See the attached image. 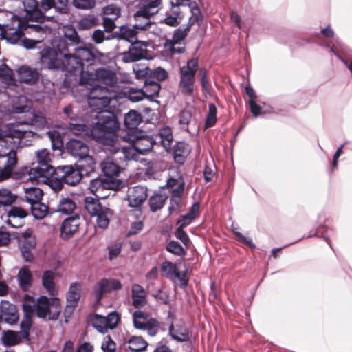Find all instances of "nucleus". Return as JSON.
<instances>
[{
    "label": "nucleus",
    "mask_w": 352,
    "mask_h": 352,
    "mask_svg": "<svg viewBox=\"0 0 352 352\" xmlns=\"http://www.w3.org/2000/svg\"><path fill=\"white\" fill-rule=\"evenodd\" d=\"M21 243L20 247H25L28 248H34L36 245V239L33 234V231L30 228H28L22 234L19 240Z\"/></svg>",
    "instance_id": "obj_39"
},
{
    "label": "nucleus",
    "mask_w": 352,
    "mask_h": 352,
    "mask_svg": "<svg viewBox=\"0 0 352 352\" xmlns=\"http://www.w3.org/2000/svg\"><path fill=\"white\" fill-rule=\"evenodd\" d=\"M96 78L106 85L113 86L117 83L118 78L114 72L105 68L95 69Z\"/></svg>",
    "instance_id": "obj_24"
},
{
    "label": "nucleus",
    "mask_w": 352,
    "mask_h": 352,
    "mask_svg": "<svg viewBox=\"0 0 352 352\" xmlns=\"http://www.w3.org/2000/svg\"><path fill=\"white\" fill-rule=\"evenodd\" d=\"M116 176H112L111 177H106L103 182L100 179H94L91 181V186L92 190L95 187H98L102 185L103 188L111 189V190H120L123 188L124 183L122 180L118 179Z\"/></svg>",
    "instance_id": "obj_23"
},
{
    "label": "nucleus",
    "mask_w": 352,
    "mask_h": 352,
    "mask_svg": "<svg viewBox=\"0 0 352 352\" xmlns=\"http://www.w3.org/2000/svg\"><path fill=\"white\" fill-rule=\"evenodd\" d=\"M10 208L7 212L8 218H19L25 219L28 215V212L21 206H10Z\"/></svg>",
    "instance_id": "obj_56"
},
{
    "label": "nucleus",
    "mask_w": 352,
    "mask_h": 352,
    "mask_svg": "<svg viewBox=\"0 0 352 352\" xmlns=\"http://www.w3.org/2000/svg\"><path fill=\"white\" fill-rule=\"evenodd\" d=\"M144 89L146 98L151 102L154 101V98L159 97L161 89L160 84L156 80L147 79L144 80Z\"/></svg>",
    "instance_id": "obj_26"
},
{
    "label": "nucleus",
    "mask_w": 352,
    "mask_h": 352,
    "mask_svg": "<svg viewBox=\"0 0 352 352\" xmlns=\"http://www.w3.org/2000/svg\"><path fill=\"white\" fill-rule=\"evenodd\" d=\"M64 184H65L63 179L58 177V168H56V171L51 175L50 186L54 190L58 192L63 189Z\"/></svg>",
    "instance_id": "obj_62"
},
{
    "label": "nucleus",
    "mask_w": 352,
    "mask_h": 352,
    "mask_svg": "<svg viewBox=\"0 0 352 352\" xmlns=\"http://www.w3.org/2000/svg\"><path fill=\"white\" fill-rule=\"evenodd\" d=\"M161 270L164 276L171 279L173 277L178 278L181 281L180 287H184L188 285V279L185 278L186 274L182 275L175 264L170 261H164L162 263Z\"/></svg>",
    "instance_id": "obj_16"
},
{
    "label": "nucleus",
    "mask_w": 352,
    "mask_h": 352,
    "mask_svg": "<svg viewBox=\"0 0 352 352\" xmlns=\"http://www.w3.org/2000/svg\"><path fill=\"white\" fill-rule=\"evenodd\" d=\"M41 67L50 70H60L63 67V56L55 49L50 47H44L39 52Z\"/></svg>",
    "instance_id": "obj_5"
},
{
    "label": "nucleus",
    "mask_w": 352,
    "mask_h": 352,
    "mask_svg": "<svg viewBox=\"0 0 352 352\" xmlns=\"http://www.w3.org/2000/svg\"><path fill=\"white\" fill-rule=\"evenodd\" d=\"M54 276V272L50 270H45L42 275V285L52 296L55 295Z\"/></svg>",
    "instance_id": "obj_32"
},
{
    "label": "nucleus",
    "mask_w": 352,
    "mask_h": 352,
    "mask_svg": "<svg viewBox=\"0 0 352 352\" xmlns=\"http://www.w3.org/2000/svg\"><path fill=\"white\" fill-rule=\"evenodd\" d=\"M64 36L72 44H78L80 42V38L76 30L72 25H68L65 28Z\"/></svg>",
    "instance_id": "obj_57"
},
{
    "label": "nucleus",
    "mask_w": 352,
    "mask_h": 352,
    "mask_svg": "<svg viewBox=\"0 0 352 352\" xmlns=\"http://www.w3.org/2000/svg\"><path fill=\"white\" fill-rule=\"evenodd\" d=\"M87 94V102L89 107L94 109L100 110L107 107L110 103L107 87L94 83L90 85Z\"/></svg>",
    "instance_id": "obj_4"
},
{
    "label": "nucleus",
    "mask_w": 352,
    "mask_h": 352,
    "mask_svg": "<svg viewBox=\"0 0 352 352\" xmlns=\"http://www.w3.org/2000/svg\"><path fill=\"white\" fill-rule=\"evenodd\" d=\"M99 24V19L94 14H86L77 23V28L79 30H89Z\"/></svg>",
    "instance_id": "obj_34"
},
{
    "label": "nucleus",
    "mask_w": 352,
    "mask_h": 352,
    "mask_svg": "<svg viewBox=\"0 0 352 352\" xmlns=\"http://www.w3.org/2000/svg\"><path fill=\"white\" fill-rule=\"evenodd\" d=\"M153 136L155 139H156V143L158 140L164 150L167 153H170L172 151V143L173 141V135L170 127L166 126L162 128L159 131L158 133Z\"/></svg>",
    "instance_id": "obj_20"
},
{
    "label": "nucleus",
    "mask_w": 352,
    "mask_h": 352,
    "mask_svg": "<svg viewBox=\"0 0 352 352\" xmlns=\"http://www.w3.org/2000/svg\"><path fill=\"white\" fill-rule=\"evenodd\" d=\"M166 250L168 252L179 256H183L186 254V249L182 247L179 242L170 241L166 245Z\"/></svg>",
    "instance_id": "obj_53"
},
{
    "label": "nucleus",
    "mask_w": 352,
    "mask_h": 352,
    "mask_svg": "<svg viewBox=\"0 0 352 352\" xmlns=\"http://www.w3.org/2000/svg\"><path fill=\"white\" fill-rule=\"evenodd\" d=\"M74 50L77 53L83 67H85V64L88 66L96 64L100 60V57L104 56L103 53L98 52L94 47H75Z\"/></svg>",
    "instance_id": "obj_10"
},
{
    "label": "nucleus",
    "mask_w": 352,
    "mask_h": 352,
    "mask_svg": "<svg viewBox=\"0 0 352 352\" xmlns=\"http://www.w3.org/2000/svg\"><path fill=\"white\" fill-rule=\"evenodd\" d=\"M198 69L197 58L189 59L179 69V88L184 95L192 96L195 90V75Z\"/></svg>",
    "instance_id": "obj_3"
},
{
    "label": "nucleus",
    "mask_w": 352,
    "mask_h": 352,
    "mask_svg": "<svg viewBox=\"0 0 352 352\" xmlns=\"http://www.w3.org/2000/svg\"><path fill=\"white\" fill-rule=\"evenodd\" d=\"M68 153L75 158H82L89 154V146L86 143L76 138L69 140L65 145Z\"/></svg>",
    "instance_id": "obj_15"
},
{
    "label": "nucleus",
    "mask_w": 352,
    "mask_h": 352,
    "mask_svg": "<svg viewBox=\"0 0 352 352\" xmlns=\"http://www.w3.org/2000/svg\"><path fill=\"white\" fill-rule=\"evenodd\" d=\"M74 166L79 170L82 176H89L95 169V162L94 158L87 154L86 157L79 158Z\"/></svg>",
    "instance_id": "obj_22"
},
{
    "label": "nucleus",
    "mask_w": 352,
    "mask_h": 352,
    "mask_svg": "<svg viewBox=\"0 0 352 352\" xmlns=\"http://www.w3.org/2000/svg\"><path fill=\"white\" fill-rule=\"evenodd\" d=\"M29 21H30L26 19V14H25V16L23 18L21 19V27H25V31L28 33L33 32L36 33L45 34L46 32L47 29L48 28L47 25H42V23L30 24Z\"/></svg>",
    "instance_id": "obj_43"
},
{
    "label": "nucleus",
    "mask_w": 352,
    "mask_h": 352,
    "mask_svg": "<svg viewBox=\"0 0 352 352\" xmlns=\"http://www.w3.org/2000/svg\"><path fill=\"white\" fill-rule=\"evenodd\" d=\"M182 207V198L170 196V204L168 208L169 214H179Z\"/></svg>",
    "instance_id": "obj_58"
},
{
    "label": "nucleus",
    "mask_w": 352,
    "mask_h": 352,
    "mask_svg": "<svg viewBox=\"0 0 352 352\" xmlns=\"http://www.w3.org/2000/svg\"><path fill=\"white\" fill-rule=\"evenodd\" d=\"M17 163L16 151L11 150L3 167V173L10 175Z\"/></svg>",
    "instance_id": "obj_54"
},
{
    "label": "nucleus",
    "mask_w": 352,
    "mask_h": 352,
    "mask_svg": "<svg viewBox=\"0 0 352 352\" xmlns=\"http://www.w3.org/2000/svg\"><path fill=\"white\" fill-rule=\"evenodd\" d=\"M101 168L106 177L118 176L120 172V166L109 159H107L102 162Z\"/></svg>",
    "instance_id": "obj_30"
},
{
    "label": "nucleus",
    "mask_w": 352,
    "mask_h": 352,
    "mask_svg": "<svg viewBox=\"0 0 352 352\" xmlns=\"http://www.w3.org/2000/svg\"><path fill=\"white\" fill-rule=\"evenodd\" d=\"M18 196L8 188L0 189V206L10 207L16 201Z\"/></svg>",
    "instance_id": "obj_37"
},
{
    "label": "nucleus",
    "mask_w": 352,
    "mask_h": 352,
    "mask_svg": "<svg viewBox=\"0 0 352 352\" xmlns=\"http://www.w3.org/2000/svg\"><path fill=\"white\" fill-rule=\"evenodd\" d=\"M47 135L51 141V147L52 150L61 151L63 148V142L60 133L57 131H50Z\"/></svg>",
    "instance_id": "obj_50"
},
{
    "label": "nucleus",
    "mask_w": 352,
    "mask_h": 352,
    "mask_svg": "<svg viewBox=\"0 0 352 352\" xmlns=\"http://www.w3.org/2000/svg\"><path fill=\"white\" fill-rule=\"evenodd\" d=\"M61 311L60 299L57 297H52L51 301L50 311L49 313V320H58Z\"/></svg>",
    "instance_id": "obj_52"
},
{
    "label": "nucleus",
    "mask_w": 352,
    "mask_h": 352,
    "mask_svg": "<svg viewBox=\"0 0 352 352\" xmlns=\"http://www.w3.org/2000/svg\"><path fill=\"white\" fill-rule=\"evenodd\" d=\"M217 107L214 104L210 103L208 105V113L206 116V128L212 127L217 122Z\"/></svg>",
    "instance_id": "obj_55"
},
{
    "label": "nucleus",
    "mask_w": 352,
    "mask_h": 352,
    "mask_svg": "<svg viewBox=\"0 0 352 352\" xmlns=\"http://www.w3.org/2000/svg\"><path fill=\"white\" fill-rule=\"evenodd\" d=\"M25 192L26 201L30 204L41 201L43 196V190L37 187L27 188Z\"/></svg>",
    "instance_id": "obj_45"
},
{
    "label": "nucleus",
    "mask_w": 352,
    "mask_h": 352,
    "mask_svg": "<svg viewBox=\"0 0 352 352\" xmlns=\"http://www.w3.org/2000/svg\"><path fill=\"white\" fill-rule=\"evenodd\" d=\"M147 188L143 186H135L130 190L126 196L128 206L140 210L142 204L147 199Z\"/></svg>",
    "instance_id": "obj_8"
},
{
    "label": "nucleus",
    "mask_w": 352,
    "mask_h": 352,
    "mask_svg": "<svg viewBox=\"0 0 352 352\" xmlns=\"http://www.w3.org/2000/svg\"><path fill=\"white\" fill-rule=\"evenodd\" d=\"M17 278L21 289L23 292H27L30 287L32 280V275L30 270L28 267L20 269Z\"/></svg>",
    "instance_id": "obj_27"
},
{
    "label": "nucleus",
    "mask_w": 352,
    "mask_h": 352,
    "mask_svg": "<svg viewBox=\"0 0 352 352\" xmlns=\"http://www.w3.org/2000/svg\"><path fill=\"white\" fill-rule=\"evenodd\" d=\"M18 74L21 82L30 85L36 84L39 78L36 69L28 66H21L18 70Z\"/></svg>",
    "instance_id": "obj_21"
},
{
    "label": "nucleus",
    "mask_w": 352,
    "mask_h": 352,
    "mask_svg": "<svg viewBox=\"0 0 352 352\" xmlns=\"http://www.w3.org/2000/svg\"><path fill=\"white\" fill-rule=\"evenodd\" d=\"M62 56L63 65L60 67V70L73 74L79 73L82 80L85 74H87V72L85 70L82 63L80 61L77 53L74 51L73 54H63Z\"/></svg>",
    "instance_id": "obj_7"
},
{
    "label": "nucleus",
    "mask_w": 352,
    "mask_h": 352,
    "mask_svg": "<svg viewBox=\"0 0 352 352\" xmlns=\"http://www.w3.org/2000/svg\"><path fill=\"white\" fill-rule=\"evenodd\" d=\"M19 20L17 28H7L4 25L0 24V36L1 38H5L9 43L15 45L20 44L23 35L25 34V27H21V17H17Z\"/></svg>",
    "instance_id": "obj_12"
},
{
    "label": "nucleus",
    "mask_w": 352,
    "mask_h": 352,
    "mask_svg": "<svg viewBox=\"0 0 352 352\" xmlns=\"http://www.w3.org/2000/svg\"><path fill=\"white\" fill-rule=\"evenodd\" d=\"M106 320L105 324L107 326V331L108 329H113L116 327L119 316L116 311H111L107 316H104Z\"/></svg>",
    "instance_id": "obj_64"
},
{
    "label": "nucleus",
    "mask_w": 352,
    "mask_h": 352,
    "mask_svg": "<svg viewBox=\"0 0 352 352\" xmlns=\"http://www.w3.org/2000/svg\"><path fill=\"white\" fill-rule=\"evenodd\" d=\"M148 316L141 310H137L133 314V322L137 329H144L148 320Z\"/></svg>",
    "instance_id": "obj_47"
},
{
    "label": "nucleus",
    "mask_w": 352,
    "mask_h": 352,
    "mask_svg": "<svg viewBox=\"0 0 352 352\" xmlns=\"http://www.w3.org/2000/svg\"><path fill=\"white\" fill-rule=\"evenodd\" d=\"M168 335L177 342H188L190 341L192 332L183 324H170L168 327Z\"/></svg>",
    "instance_id": "obj_14"
},
{
    "label": "nucleus",
    "mask_w": 352,
    "mask_h": 352,
    "mask_svg": "<svg viewBox=\"0 0 352 352\" xmlns=\"http://www.w3.org/2000/svg\"><path fill=\"white\" fill-rule=\"evenodd\" d=\"M26 19L34 16L38 12L46 14L51 9L59 14L69 13L68 0H24Z\"/></svg>",
    "instance_id": "obj_2"
},
{
    "label": "nucleus",
    "mask_w": 352,
    "mask_h": 352,
    "mask_svg": "<svg viewBox=\"0 0 352 352\" xmlns=\"http://www.w3.org/2000/svg\"><path fill=\"white\" fill-rule=\"evenodd\" d=\"M31 212L35 219L41 220L45 218L47 214L48 207L41 201L31 204Z\"/></svg>",
    "instance_id": "obj_41"
},
{
    "label": "nucleus",
    "mask_w": 352,
    "mask_h": 352,
    "mask_svg": "<svg viewBox=\"0 0 352 352\" xmlns=\"http://www.w3.org/2000/svg\"><path fill=\"white\" fill-rule=\"evenodd\" d=\"M76 207V205L73 199L69 197H62L59 201L56 211L61 214H70Z\"/></svg>",
    "instance_id": "obj_35"
},
{
    "label": "nucleus",
    "mask_w": 352,
    "mask_h": 352,
    "mask_svg": "<svg viewBox=\"0 0 352 352\" xmlns=\"http://www.w3.org/2000/svg\"><path fill=\"white\" fill-rule=\"evenodd\" d=\"M142 116L135 110H130L124 116V124L129 129H134L141 123Z\"/></svg>",
    "instance_id": "obj_28"
},
{
    "label": "nucleus",
    "mask_w": 352,
    "mask_h": 352,
    "mask_svg": "<svg viewBox=\"0 0 352 352\" xmlns=\"http://www.w3.org/2000/svg\"><path fill=\"white\" fill-rule=\"evenodd\" d=\"M131 145L129 146H122L120 148H118L117 151H115L116 153H121L124 157L126 160H138L139 155V151L136 149L134 144L130 143Z\"/></svg>",
    "instance_id": "obj_44"
},
{
    "label": "nucleus",
    "mask_w": 352,
    "mask_h": 352,
    "mask_svg": "<svg viewBox=\"0 0 352 352\" xmlns=\"http://www.w3.org/2000/svg\"><path fill=\"white\" fill-rule=\"evenodd\" d=\"M80 292L81 285L80 283H72L66 294L67 302L78 305V301L80 298Z\"/></svg>",
    "instance_id": "obj_31"
},
{
    "label": "nucleus",
    "mask_w": 352,
    "mask_h": 352,
    "mask_svg": "<svg viewBox=\"0 0 352 352\" xmlns=\"http://www.w3.org/2000/svg\"><path fill=\"white\" fill-rule=\"evenodd\" d=\"M145 47L142 44H131L128 50L121 54L122 60L128 63L147 59V50Z\"/></svg>",
    "instance_id": "obj_13"
},
{
    "label": "nucleus",
    "mask_w": 352,
    "mask_h": 352,
    "mask_svg": "<svg viewBox=\"0 0 352 352\" xmlns=\"http://www.w3.org/2000/svg\"><path fill=\"white\" fill-rule=\"evenodd\" d=\"M85 208L91 217L104 210L100 200L90 196L85 199Z\"/></svg>",
    "instance_id": "obj_29"
},
{
    "label": "nucleus",
    "mask_w": 352,
    "mask_h": 352,
    "mask_svg": "<svg viewBox=\"0 0 352 352\" xmlns=\"http://www.w3.org/2000/svg\"><path fill=\"white\" fill-rule=\"evenodd\" d=\"M2 342L4 345L11 346L19 343L22 338L20 332L8 330L3 331Z\"/></svg>",
    "instance_id": "obj_40"
},
{
    "label": "nucleus",
    "mask_w": 352,
    "mask_h": 352,
    "mask_svg": "<svg viewBox=\"0 0 352 352\" xmlns=\"http://www.w3.org/2000/svg\"><path fill=\"white\" fill-rule=\"evenodd\" d=\"M152 296L155 298L157 302L162 304L168 305L170 302V292L168 290L159 289L152 293Z\"/></svg>",
    "instance_id": "obj_60"
},
{
    "label": "nucleus",
    "mask_w": 352,
    "mask_h": 352,
    "mask_svg": "<svg viewBox=\"0 0 352 352\" xmlns=\"http://www.w3.org/2000/svg\"><path fill=\"white\" fill-rule=\"evenodd\" d=\"M159 322L154 318H150L146 322L145 329L151 336H155L159 331Z\"/></svg>",
    "instance_id": "obj_63"
},
{
    "label": "nucleus",
    "mask_w": 352,
    "mask_h": 352,
    "mask_svg": "<svg viewBox=\"0 0 352 352\" xmlns=\"http://www.w3.org/2000/svg\"><path fill=\"white\" fill-rule=\"evenodd\" d=\"M129 349L132 352H144L146 350L148 344L141 336H131L129 341Z\"/></svg>",
    "instance_id": "obj_33"
},
{
    "label": "nucleus",
    "mask_w": 352,
    "mask_h": 352,
    "mask_svg": "<svg viewBox=\"0 0 352 352\" xmlns=\"http://www.w3.org/2000/svg\"><path fill=\"white\" fill-rule=\"evenodd\" d=\"M105 322L106 320L104 319V316L96 314L92 317L91 325L99 333L105 334L107 332Z\"/></svg>",
    "instance_id": "obj_51"
},
{
    "label": "nucleus",
    "mask_w": 352,
    "mask_h": 352,
    "mask_svg": "<svg viewBox=\"0 0 352 352\" xmlns=\"http://www.w3.org/2000/svg\"><path fill=\"white\" fill-rule=\"evenodd\" d=\"M82 219L76 214L65 219L60 226V237L64 240L71 239L78 230Z\"/></svg>",
    "instance_id": "obj_11"
},
{
    "label": "nucleus",
    "mask_w": 352,
    "mask_h": 352,
    "mask_svg": "<svg viewBox=\"0 0 352 352\" xmlns=\"http://www.w3.org/2000/svg\"><path fill=\"white\" fill-rule=\"evenodd\" d=\"M187 29L182 28L181 27L175 29L171 39L166 40L164 45H175L179 44L188 34Z\"/></svg>",
    "instance_id": "obj_48"
},
{
    "label": "nucleus",
    "mask_w": 352,
    "mask_h": 352,
    "mask_svg": "<svg viewBox=\"0 0 352 352\" xmlns=\"http://www.w3.org/2000/svg\"><path fill=\"white\" fill-rule=\"evenodd\" d=\"M124 98L132 102H138L146 98L143 89L129 87L124 92Z\"/></svg>",
    "instance_id": "obj_42"
},
{
    "label": "nucleus",
    "mask_w": 352,
    "mask_h": 352,
    "mask_svg": "<svg viewBox=\"0 0 352 352\" xmlns=\"http://www.w3.org/2000/svg\"><path fill=\"white\" fill-rule=\"evenodd\" d=\"M58 177L63 179L65 184L68 186H76L82 178V173L75 166L72 165L58 166Z\"/></svg>",
    "instance_id": "obj_9"
},
{
    "label": "nucleus",
    "mask_w": 352,
    "mask_h": 352,
    "mask_svg": "<svg viewBox=\"0 0 352 352\" xmlns=\"http://www.w3.org/2000/svg\"><path fill=\"white\" fill-rule=\"evenodd\" d=\"M124 138L125 141L134 144L141 155L149 151L156 144V139L153 135L128 134Z\"/></svg>",
    "instance_id": "obj_6"
},
{
    "label": "nucleus",
    "mask_w": 352,
    "mask_h": 352,
    "mask_svg": "<svg viewBox=\"0 0 352 352\" xmlns=\"http://www.w3.org/2000/svg\"><path fill=\"white\" fill-rule=\"evenodd\" d=\"M131 298L135 309H142L147 304L146 290L138 283L132 285Z\"/></svg>",
    "instance_id": "obj_18"
},
{
    "label": "nucleus",
    "mask_w": 352,
    "mask_h": 352,
    "mask_svg": "<svg viewBox=\"0 0 352 352\" xmlns=\"http://www.w3.org/2000/svg\"><path fill=\"white\" fill-rule=\"evenodd\" d=\"M167 197L166 195L162 193L153 194L148 200L151 211L155 212L162 208Z\"/></svg>",
    "instance_id": "obj_38"
},
{
    "label": "nucleus",
    "mask_w": 352,
    "mask_h": 352,
    "mask_svg": "<svg viewBox=\"0 0 352 352\" xmlns=\"http://www.w3.org/2000/svg\"><path fill=\"white\" fill-rule=\"evenodd\" d=\"M32 325V320L31 316L24 314V316L20 323V329L21 330V336L23 339L30 340V331Z\"/></svg>",
    "instance_id": "obj_49"
},
{
    "label": "nucleus",
    "mask_w": 352,
    "mask_h": 352,
    "mask_svg": "<svg viewBox=\"0 0 352 352\" xmlns=\"http://www.w3.org/2000/svg\"><path fill=\"white\" fill-rule=\"evenodd\" d=\"M72 5L78 10H88L93 9L96 5V0H73Z\"/></svg>",
    "instance_id": "obj_59"
},
{
    "label": "nucleus",
    "mask_w": 352,
    "mask_h": 352,
    "mask_svg": "<svg viewBox=\"0 0 352 352\" xmlns=\"http://www.w3.org/2000/svg\"><path fill=\"white\" fill-rule=\"evenodd\" d=\"M70 129L76 135H81L82 137H91L92 124L89 126L85 124L78 123H69Z\"/></svg>",
    "instance_id": "obj_46"
},
{
    "label": "nucleus",
    "mask_w": 352,
    "mask_h": 352,
    "mask_svg": "<svg viewBox=\"0 0 352 352\" xmlns=\"http://www.w3.org/2000/svg\"><path fill=\"white\" fill-rule=\"evenodd\" d=\"M109 279L102 278L98 281L94 287V294L97 302H100L105 293L109 292Z\"/></svg>",
    "instance_id": "obj_36"
},
{
    "label": "nucleus",
    "mask_w": 352,
    "mask_h": 352,
    "mask_svg": "<svg viewBox=\"0 0 352 352\" xmlns=\"http://www.w3.org/2000/svg\"><path fill=\"white\" fill-rule=\"evenodd\" d=\"M52 298L46 296H41L38 299L35 307L36 316L43 319L49 317L50 311Z\"/></svg>",
    "instance_id": "obj_25"
},
{
    "label": "nucleus",
    "mask_w": 352,
    "mask_h": 352,
    "mask_svg": "<svg viewBox=\"0 0 352 352\" xmlns=\"http://www.w3.org/2000/svg\"><path fill=\"white\" fill-rule=\"evenodd\" d=\"M118 39L125 41L130 44H142L147 47L145 41H141L138 38V31L127 25H122L117 30Z\"/></svg>",
    "instance_id": "obj_17"
},
{
    "label": "nucleus",
    "mask_w": 352,
    "mask_h": 352,
    "mask_svg": "<svg viewBox=\"0 0 352 352\" xmlns=\"http://www.w3.org/2000/svg\"><path fill=\"white\" fill-rule=\"evenodd\" d=\"M173 157L176 164L182 165L190 153L188 144L185 142H177L172 146Z\"/></svg>",
    "instance_id": "obj_19"
},
{
    "label": "nucleus",
    "mask_w": 352,
    "mask_h": 352,
    "mask_svg": "<svg viewBox=\"0 0 352 352\" xmlns=\"http://www.w3.org/2000/svg\"><path fill=\"white\" fill-rule=\"evenodd\" d=\"M91 138L105 146H113L118 137L116 132L120 128L117 116L111 111L100 109L96 112L91 122Z\"/></svg>",
    "instance_id": "obj_1"
},
{
    "label": "nucleus",
    "mask_w": 352,
    "mask_h": 352,
    "mask_svg": "<svg viewBox=\"0 0 352 352\" xmlns=\"http://www.w3.org/2000/svg\"><path fill=\"white\" fill-rule=\"evenodd\" d=\"M149 78L157 81H163L168 78V72L162 67H157L155 69H150Z\"/></svg>",
    "instance_id": "obj_61"
}]
</instances>
